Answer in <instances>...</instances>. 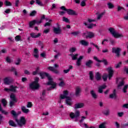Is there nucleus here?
Returning <instances> with one entry per match:
<instances>
[{
	"label": "nucleus",
	"mask_w": 128,
	"mask_h": 128,
	"mask_svg": "<svg viewBox=\"0 0 128 128\" xmlns=\"http://www.w3.org/2000/svg\"><path fill=\"white\" fill-rule=\"evenodd\" d=\"M36 4L40 6H44V4L40 1V0H36Z\"/></svg>",
	"instance_id": "obj_36"
},
{
	"label": "nucleus",
	"mask_w": 128,
	"mask_h": 128,
	"mask_svg": "<svg viewBox=\"0 0 128 128\" xmlns=\"http://www.w3.org/2000/svg\"><path fill=\"white\" fill-rule=\"evenodd\" d=\"M80 116V112L79 110H77L75 112V113L72 112L70 114V117L72 120H74V118H78V116Z\"/></svg>",
	"instance_id": "obj_6"
},
{
	"label": "nucleus",
	"mask_w": 128,
	"mask_h": 128,
	"mask_svg": "<svg viewBox=\"0 0 128 128\" xmlns=\"http://www.w3.org/2000/svg\"><path fill=\"white\" fill-rule=\"evenodd\" d=\"M16 122L19 126H26V120L24 116L20 117L19 120L16 119Z\"/></svg>",
	"instance_id": "obj_5"
},
{
	"label": "nucleus",
	"mask_w": 128,
	"mask_h": 128,
	"mask_svg": "<svg viewBox=\"0 0 128 128\" xmlns=\"http://www.w3.org/2000/svg\"><path fill=\"white\" fill-rule=\"evenodd\" d=\"M10 106H12L14 104V102H16V96L14 94H11L10 96Z\"/></svg>",
	"instance_id": "obj_9"
},
{
	"label": "nucleus",
	"mask_w": 128,
	"mask_h": 128,
	"mask_svg": "<svg viewBox=\"0 0 128 128\" xmlns=\"http://www.w3.org/2000/svg\"><path fill=\"white\" fill-rule=\"evenodd\" d=\"M65 14H66L65 11H60L59 12L60 16H64Z\"/></svg>",
	"instance_id": "obj_59"
},
{
	"label": "nucleus",
	"mask_w": 128,
	"mask_h": 128,
	"mask_svg": "<svg viewBox=\"0 0 128 128\" xmlns=\"http://www.w3.org/2000/svg\"><path fill=\"white\" fill-rule=\"evenodd\" d=\"M20 62H22V60H20V58H18L15 62V64H16V66H18V64H20Z\"/></svg>",
	"instance_id": "obj_52"
},
{
	"label": "nucleus",
	"mask_w": 128,
	"mask_h": 128,
	"mask_svg": "<svg viewBox=\"0 0 128 128\" xmlns=\"http://www.w3.org/2000/svg\"><path fill=\"white\" fill-rule=\"evenodd\" d=\"M58 80L60 82V86H66V83H64V79H62V78H59Z\"/></svg>",
	"instance_id": "obj_24"
},
{
	"label": "nucleus",
	"mask_w": 128,
	"mask_h": 128,
	"mask_svg": "<svg viewBox=\"0 0 128 128\" xmlns=\"http://www.w3.org/2000/svg\"><path fill=\"white\" fill-rule=\"evenodd\" d=\"M72 68H74V67L72 66H69L67 70H63V72H64V74H68V72H70V70H72Z\"/></svg>",
	"instance_id": "obj_27"
},
{
	"label": "nucleus",
	"mask_w": 128,
	"mask_h": 128,
	"mask_svg": "<svg viewBox=\"0 0 128 128\" xmlns=\"http://www.w3.org/2000/svg\"><path fill=\"white\" fill-rule=\"evenodd\" d=\"M124 19L125 20H128V12L124 16Z\"/></svg>",
	"instance_id": "obj_63"
},
{
	"label": "nucleus",
	"mask_w": 128,
	"mask_h": 128,
	"mask_svg": "<svg viewBox=\"0 0 128 128\" xmlns=\"http://www.w3.org/2000/svg\"><path fill=\"white\" fill-rule=\"evenodd\" d=\"M30 36H31V38H40V36H42V34L40 33H34V32H32L30 34Z\"/></svg>",
	"instance_id": "obj_16"
},
{
	"label": "nucleus",
	"mask_w": 128,
	"mask_h": 128,
	"mask_svg": "<svg viewBox=\"0 0 128 128\" xmlns=\"http://www.w3.org/2000/svg\"><path fill=\"white\" fill-rule=\"evenodd\" d=\"M40 78H35L34 81L31 82L30 84V88L31 90H38L40 88V84H38Z\"/></svg>",
	"instance_id": "obj_3"
},
{
	"label": "nucleus",
	"mask_w": 128,
	"mask_h": 128,
	"mask_svg": "<svg viewBox=\"0 0 128 128\" xmlns=\"http://www.w3.org/2000/svg\"><path fill=\"white\" fill-rule=\"evenodd\" d=\"M90 94L92 96V98H98V96L96 95V92H94V90H92L90 92Z\"/></svg>",
	"instance_id": "obj_34"
},
{
	"label": "nucleus",
	"mask_w": 128,
	"mask_h": 128,
	"mask_svg": "<svg viewBox=\"0 0 128 128\" xmlns=\"http://www.w3.org/2000/svg\"><path fill=\"white\" fill-rule=\"evenodd\" d=\"M86 118V116H81V120H80V122H82L83 120H84Z\"/></svg>",
	"instance_id": "obj_58"
},
{
	"label": "nucleus",
	"mask_w": 128,
	"mask_h": 128,
	"mask_svg": "<svg viewBox=\"0 0 128 128\" xmlns=\"http://www.w3.org/2000/svg\"><path fill=\"white\" fill-rule=\"evenodd\" d=\"M4 84H10L12 82V78L10 77H6L4 80Z\"/></svg>",
	"instance_id": "obj_12"
},
{
	"label": "nucleus",
	"mask_w": 128,
	"mask_h": 128,
	"mask_svg": "<svg viewBox=\"0 0 128 128\" xmlns=\"http://www.w3.org/2000/svg\"><path fill=\"white\" fill-rule=\"evenodd\" d=\"M116 82L118 84V88L120 89L124 84V79L122 78H118L117 79Z\"/></svg>",
	"instance_id": "obj_7"
},
{
	"label": "nucleus",
	"mask_w": 128,
	"mask_h": 128,
	"mask_svg": "<svg viewBox=\"0 0 128 128\" xmlns=\"http://www.w3.org/2000/svg\"><path fill=\"white\" fill-rule=\"evenodd\" d=\"M4 4H5V6H12V3H10V2L8 1V0H6L4 2Z\"/></svg>",
	"instance_id": "obj_41"
},
{
	"label": "nucleus",
	"mask_w": 128,
	"mask_h": 128,
	"mask_svg": "<svg viewBox=\"0 0 128 128\" xmlns=\"http://www.w3.org/2000/svg\"><path fill=\"white\" fill-rule=\"evenodd\" d=\"M84 58V56H80V58L77 60V61L76 62V65L78 66H80V64H82V60Z\"/></svg>",
	"instance_id": "obj_19"
},
{
	"label": "nucleus",
	"mask_w": 128,
	"mask_h": 128,
	"mask_svg": "<svg viewBox=\"0 0 128 128\" xmlns=\"http://www.w3.org/2000/svg\"><path fill=\"white\" fill-rule=\"evenodd\" d=\"M11 70L14 72L15 76H18V72H16V68L12 67L11 68Z\"/></svg>",
	"instance_id": "obj_49"
},
{
	"label": "nucleus",
	"mask_w": 128,
	"mask_h": 128,
	"mask_svg": "<svg viewBox=\"0 0 128 128\" xmlns=\"http://www.w3.org/2000/svg\"><path fill=\"white\" fill-rule=\"evenodd\" d=\"M106 70L108 72V78L109 80H110L112 78V76H114V69H112V67H109Z\"/></svg>",
	"instance_id": "obj_11"
},
{
	"label": "nucleus",
	"mask_w": 128,
	"mask_h": 128,
	"mask_svg": "<svg viewBox=\"0 0 128 128\" xmlns=\"http://www.w3.org/2000/svg\"><path fill=\"white\" fill-rule=\"evenodd\" d=\"M120 66H122V62H120L119 63L116 64V68H120Z\"/></svg>",
	"instance_id": "obj_56"
},
{
	"label": "nucleus",
	"mask_w": 128,
	"mask_h": 128,
	"mask_svg": "<svg viewBox=\"0 0 128 128\" xmlns=\"http://www.w3.org/2000/svg\"><path fill=\"white\" fill-rule=\"evenodd\" d=\"M96 79V80H100L102 79V74L99 72H96L95 76Z\"/></svg>",
	"instance_id": "obj_25"
},
{
	"label": "nucleus",
	"mask_w": 128,
	"mask_h": 128,
	"mask_svg": "<svg viewBox=\"0 0 128 128\" xmlns=\"http://www.w3.org/2000/svg\"><path fill=\"white\" fill-rule=\"evenodd\" d=\"M52 22V20H48V22H46L44 25V26H50L51 25L50 22Z\"/></svg>",
	"instance_id": "obj_39"
},
{
	"label": "nucleus",
	"mask_w": 128,
	"mask_h": 128,
	"mask_svg": "<svg viewBox=\"0 0 128 128\" xmlns=\"http://www.w3.org/2000/svg\"><path fill=\"white\" fill-rule=\"evenodd\" d=\"M94 60L96 62H103L105 66H108V60H106V59H102V60H98V57L94 56Z\"/></svg>",
	"instance_id": "obj_13"
},
{
	"label": "nucleus",
	"mask_w": 128,
	"mask_h": 128,
	"mask_svg": "<svg viewBox=\"0 0 128 128\" xmlns=\"http://www.w3.org/2000/svg\"><path fill=\"white\" fill-rule=\"evenodd\" d=\"M80 44L84 46H88V42L86 41L85 40H80Z\"/></svg>",
	"instance_id": "obj_28"
},
{
	"label": "nucleus",
	"mask_w": 128,
	"mask_h": 128,
	"mask_svg": "<svg viewBox=\"0 0 128 128\" xmlns=\"http://www.w3.org/2000/svg\"><path fill=\"white\" fill-rule=\"evenodd\" d=\"M80 34V32H72V34L73 36H78V34Z\"/></svg>",
	"instance_id": "obj_62"
},
{
	"label": "nucleus",
	"mask_w": 128,
	"mask_h": 128,
	"mask_svg": "<svg viewBox=\"0 0 128 128\" xmlns=\"http://www.w3.org/2000/svg\"><path fill=\"white\" fill-rule=\"evenodd\" d=\"M74 110H78V108H84V102H78L76 103L74 106Z\"/></svg>",
	"instance_id": "obj_10"
},
{
	"label": "nucleus",
	"mask_w": 128,
	"mask_h": 128,
	"mask_svg": "<svg viewBox=\"0 0 128 128\" xmlns=\"http://www.w3.org/2000/svg\"><path fill=\"white\" fill-rule=\"evenodd\" d=\"M102 16H104V13L99 14L98 15V16H97V20H100V18H102Z\"/></svg>",
	"instance_id": "obj_55"
},
{
	"label": "nucleus",
	"mask_w": 128,
	"mask_h": 128,
	"mask_svg": "<svg viewBox=\"0 0 128 128\" xmlns=\"http://www.w3.org/2000/svg\"><path fill=\"white\" fill-rule=\"evenodd\" d=\"M76 50V48L72 47L70 49V52H74Z\"/></svg>",
	"instance_id": "obj_45"
},
{
	"label": "nucleus",
	"mask_w": 128,
	"mask_h": 128,
	"mask_svg": "<svg viewBox=\"0 0 128 128\" xmlns=\"http://www.w3.org/2000/svg\"><path fill=\"white\" fill-rule=\"evenodd\" d=\"M54 34H60L62 32V30H60V27L54 28Z\"/></svg>",
	"instance_id": "obj_22"
},
{
	"label": "nucleus",
	"mask_w": 128,
	"mask_h": 128,
	"mask_svg": "<svg viewBox=\"0 0 128 128\" xmlns=\"http://www.w3.org/2000/svg\"><path fill=\"white\" fill-rule=\"evenodd\" d=\"M66 12L70 16H76V14H78L76 12L70 9H67Z\"/></svg>",
	"instance_id": "obj_15"
},
{
	"label": "nucleus",
	"mask_w": 128,
	"mask_h": 128,
	"mask_svg": "<svg viewBox=\"0 0 128 128\" xmlns=\"http://www.w3.org/2000/svg\"><path fill=\"white\" fill-rule=\"evenodd\" d=\"M16 88H18V86H10V92H16Z\"/></svg>",
	"instance_id": "obj_30"
},
{
	"label": "nucleus",
	"mask_w": 128,
	"mask_h": 128,
	"mask_svg": "<svg viewBox=\"0 0 128 128\" xmlns=\"http://www.w3.org/2000/svg\"><path fill=\"white\" fill-rule=\"evenodd\" d=\"M110 98H116V90H114L112 94L110 95Z\"/></svg>",
	"instance_id": "obj_26"
},
{
	"label": "nucleus",
	"mask_w": 128,
	"mask_h": 128,
	"mask_svg": "<svg viewBox=\"0 0 128 128\" xmlns=\"http://www.w3.org/2000/svg\"><path fill=\"white\" fill-rule=\"evenodd\" d=\"M27 108H30L32 106V102H28L26 105Z\"/></svg>",
	"instance_id": "obj_48"
},
{
	"label": "nucleus",
	"mask_w": 128,
	"mask_h": 128,
	"mask_svg": "<svg viewBox=\"0 0 128 128\" xmlns=\"http://www.w3.org/2000/svg\"><path fill=\"white\" fill-rule=\"evenodd\" d=\"M108 30L110 32V34H112V36L116 38H122L124 36L122 34L116 32V30H114V28H109Z\"/></svg>",
	"instance_id": "obj_4"
},
{
	"label": "nucleus",
	"mask_w": 128,
	"mask_h": 128,
	"mask_svg": "<svg viewBox=\"0 0 128 128\" xmlns=\"http://www.w3.org/2000/svg\"><path fill=\"white\" fill-rule=\"evenodd\" d=\"M39 70H40V68L38 67L36 68V71L33 72H32L33 76H36V74H38V72Z\"/></svg>",
	"instance_id": "obj_44"
},
{
	"label": "nucleus",
	"mask_w": 128,
	"mask_h": 128,
	"mask_svg": "<svg viewBox=\"0 0 128 128\" xmlns=\"http://www.w3.org/2000/svg\"><path fill=\"white\" fill-rule=\"evenodd\" d=\"M6 62H8L9 64H10V62H12V60L10 59V57H7L6 58Z\"/></svg>",
	"instance_id": "obj_57"
},
{
	"label": "nucleus",
	"mask_w": 128,
	"mask_h": 128,
	"mask_svg": "<svg viewBox=\"0 0 128 128\" xmlns=\"http://www.w3.org/2000/svg\"><path fill=\"white\" fill-rule=\"evenodd\" d=\"M68 96V90H64L63 92V94H61L60 96V100H64L66 98V104H68V106L72 105V98Z\"/></svg>",
	"instance_id": "obj_2"
},
{
	"label": "nucleus",
	"mask_w": 128,
	"mask_h": 128,
	"mask_svg": "<svg viewBox=\"0 0 128 128\" xmlns=\"http://www.w3.org/2000/svg\"><path fill=\"white\" fill-rule=\"evenodd\" d=\"M86 0H83L82 2H81L80 6H86Z\"/></svg>",
	"instance_id": "obj_51"
},
{
	"label": "nucleus",
	"mask_w": 128,
	"mask_h": 128,
	"mask_svg": "<svg viewBox=\"0 0 128 128\" xmlns=\"http://www.w3.org/2000/svg\"><path fill=\"white\" fill-rule=\"evenodd\" d=\"M78 54H70V56L72 58V60H74L78 58Z\"/></svg>",
	"instance_id": "obj_37"
},
{
	"label": "nucleus",
	"mask_w": 128,
	"mask_h": 128,
	"mask_svg": "<svg viewBox=\"0 0 128 128\" xmlns=\"http://www.w3.org/2000/svg\"><path fill=\"white\" fill-rule=\"evenodd\" d=\"M9 124L10 126H14L15 128L16 127V123H14V122L12 120L9 122Z\"/></svg>",
	"instance_id": "obj_38"
},
{
	"label": "nucleus",
	"mask_w": 128,
	"mask_h": 128,
	"mask_svg": "<svg viewBox=\"0 0 128 128\" xmlns=\"http://www.w3.org/2000/svg\"><path fill=\"white\" fill-rule=\"evenodd\" d=\"M106 88V84H104L102 86H100L98 87V92H100V94H102V90H104V88Z\"/></svg>",
	"instance_id": "obj_18"
},
{
	"label": "nucleus",
	"mask_w": 128,
	"mask_h": 128,
	"mask_svg": "<svg viewBox=\"0 0 128 128\" xmlns=\"http://www.w3.org/2000/svg\"><path fill=\"white\" fill-rule=\"evenodd\" d=\"M82 91V89L79 86L76 87L75 89L76 92V96H80V92Z\"/></svg>",
	"instance_id": "obj_23"
},
{
	"label": "nucleus",
	"mask_w": 128,
	"mask_h": 128,
	"mask_svg": "<svg viewBox=\"0 0 128 128\" xmlns=\"http://www.w3.org/2000/svg\"><path fill=\"white\" fill-rule=\"evenodd\" d=\"M36 20H34L30 22L29 23L30 28H32V26H34L35 24H36Z\"/></svg>",
	"instance_id": "obj_32"
},
{
	"label": "nucleus",
	"mask_w": 128,
	"mask_h": 128,
	"mask_svg": "<svg viewBox=\"0 0 128 128\" xmlns=\"http://www.w3.org/2000/svg\"><path fill=\"white\" fill-rule=\"evenodd\" d=\"M120 48H112V52L116 54V56H120Z\"/></svg>",
	"instance_id": "obj_14"
},
{
	"label": "nucleus",
	"mask_w": 128,
	"mask_h": 128,
	"mask_svg": "<svg viewBox=\"0 0 128 128\" xmlns=\"http://www.w3.org/2000/svg\"><path fill=\"white\" fill-rule=\"evenodd\" d=\"M99 128H106V124L102 123L99 126Z\"/></svg>",
	"instance_id": "obj_54"
},
{
	"label": "nucleus",
	"mask_w": 128,
	"mask_h": 128,
	"mask_svg": "<svg viewBox=\"0 0 128 128\" xmlns=\"http://www.w3.org/2000/svg\"><path fill=\"white\" fill-rule=\"evenodd\" d=\"M92 64V60H89L86 62V66H88V68H90Z\"/></svg>",
	"instance_id": "obj_33"
},
{
	"label": "nucleus",
	"mask_w": 128,
	"mask_h": 128,
	"mask_svg": "<svg viewBox=\"0 0 128 128\" xmlns=\"http://www.w3.org/2000/svg\"><path fill=\"white\" fill-rule=\"evenodd\" d=\"M24 74H30V71L28 70H24Z\"/></svg>",
	"instance_id": "obj_60"
},
{
	"label": "nucleus",
	"mask_w": 128,
	"mask_h": 128,
	"mask_svg": "<svg viewBox=\"0 0 128 128\" xmlns=\"http://www.w3.org/2000/svg\"><path fill=\"white\" fill-rule=\"evenodd\" d=\"M108 8H110V9L114 8V4H112L110 2H109L108 4Z\"/></svg>",
	"instance_id": "obj_40"
},
{
	"label": "nucleus",
	"mask_w": 128,
	"mask_h": 128,
	"mask_svg": "<svg viewBox=\"0 0 128 128\" xmlns=\"http://www.w3.org/2000/svg\"><path fill=\"white\" fill-rule=\"evenodd\" d=\"M0 112H2V114H8V112L2 110V106L0 104Z\"/></svg>",
	"instance_id": "obj_42"
},
{
	"label": "nucleus",
	"mask_w": 128,
	"mask_h": 128,
	"mask_svg": "<svg viewBox=\"0 0 128 128\" xmlns=\"http://www.w3.org/2000/svg\"><path fill=\"white\" fill-rule=\"evenodd\" d=\"M122 108H128V104H123Z\"/></svg>",
	"instance_id": "obj_64"
},
{
	"label": "nucleus",
	"mask_w": 128,
	"mask_h": 128,
	"mask_svg": "<svg viewBox=\"0 0 128 128\" xmlns=\"http://www.w3.org/2000/svg\"><path fill=\"white\" fill-rule=\"evenodd\" d=\"M118 116H120V118H122V116H124V112H119L118 113Z\"/></svg>",
	"instance_id": "obj_61"
},
{
	"label": "nucleus",
	"mask_w": 128,
	"mask_h": 128,
	"mask_svg": "<svg viewBox=\"0 0 128 128\" xmlns=\"http://www.w3.org/2000/svg\"><path fill=\"white\" fill-rule=\"evenodd\" d=\"M108 74H104L103 76H102V78L104 80V82H106V80H108Z\"/></svg>",
	"instance_id": "obj_43"
},
{
	"label": "nucleus",
	"mask_w": 128,
	"mask_h": 128,
	"mask_svg": "<svg viewBox=\"0 0 128 128\" xmlns=\"http://www.w3.org/2000/svg\"><path fill=\"white\" fill-rule=\"evenodd\" d=\"M2 102L4 106H6L8 104V102H6V100H5V99L2 100Z\"/></svg>",
	"instance_id": "obj_46"
},
{
	"label": "nucleus",
	"mask_w": 128,
	"mask_h": 128,
	"mask_svg": "<svg viewBox=\"0 0 128 128\" xmlns=\"http://www.w3.org/2000/svg\"><path fill=\"white\" fill-rule=\"evenodd\" d=\"M21 110L24 114H28V112H30V110L26 108V107L25 106H22Z\"/></svg>",
	"instance_id": "obj_20"
},
{
	"label": "nucleus",
	"mask_w": 128,
	"mask_h": 128,
	"mask_svg": "<svg viewBox=\"0 0 128 128\" xmlns=\"http://www.w3.org/2000/svg\"><path fill=\"white\" fill-rule=\"evenodd\" d=\"M128 84L124 85L122 90L123 92H124V94L128 92Z\"/></svg>",
	"instance_id": "obj_31"
},
{
	"label": "nucleus",
	"mask_w": 128,
	"mask_h": 128,
	"mask_svg": "<svg viewBox=\"0 0 128 128\" xmlns=\"http://www.w3.org/2000/svg\"><path fill=\"white\" fill-rule=\"evenodd\" d=\"M62 22H70V20L66 17L62 18Z\"/></svg>",
	"instance_id": "obj_47"
},
{
	"label": "nucleus",
	"mask_w": 128,
	"mask_h": 128,
	"mask_svg": "<svg viewBox=\"0 0 128 128\" xmlns=\"http://www.w3.org/2000/svg\"><path fill=\"white\" fill-rule=\"evenodd\" d=\"M85 26H86L88 28H92L94 26H96V24H86V23H84Z\"/></svg>",
	"instance_id": "obj_29"
},
{
	"label": "nucleus",
	"mask_w": 128,
	"mask_h": 128,
	"mask_svg": "<svg viewBox=\"0 0 128 128\" xmlns=\"http://www.w3.org/2000/svg\"><path fill=\"white\" fill-rule=\"evenodd\" d=\"M40 76H41L42 78H44L46 76L48 80V82L47 84L51 86L50 88H48V90H54L56 86V82H54L52 80V77L48 74V73H44V72H40Z\"/></svg>",
	"instance_id": "obj_1"
},
{
	"label": "nucleus",
	"mask_w": 128,
	"mask_h": 128,
	"mask_svg": "<svg viewBox=\"0 0 128 128\" xmlns=\"http://www.w3.org/2000/svg\"><path fill=\"white\" fill-rule=\"evenodd\" d=\"M33 56L36 58H38L39 54H38V48H34L33 52Z\"/></svg>",
	"instance_id": "obj_21"
},
{
	"label": "nucleus",
	"mask_w": 128,
	"mask_h": 128,
	"mask_svg": "<svg viewBox=\"0 0 128 128\" xmlns=\"http://www.w3.org/2000/svg\"><path fill=\"white\" fill-rule=\"evenodd\" d=\"M36 10H33L31 12V13L30 14V16H36Z\"/></svg>",
	"instance_id": "obj_50"
},
{
	"label": "nucleus",
	"mask_w": 128,
	"mask_h": 128,
	"mask_svg": "<svg viewBox=\"0 0 128 128\" xmlns=\"http://www.w3.org/2000/svg\"><path fill=\"white\" fill-rule=\"evenodd\" d=\"M15 40L16 42H20V36H17L15 38Z\"/></svg>",
	"instance_id": "obj_53"
},
{
	"label": "nucleus",
	"mask_w": 128,
	"mask_h": 128,
	"mask_svg": "<svg viewBox=\"0 0 128 128\" xmlns=\"http://www.w3.org/2000/svg\"><path fill=\"white\" fill-rule=\"evenodd\" d=\"M94 36V33L92 32H86L83 34V36L86 38H92Z\"/></svg>",
	"instance_id": "obj_8"
},
{
	"label": "nucleus",
	"mask_w": 128,
	"mask_h": 128,
	"mask_svg": "<svg viewBox=\"0 0 128 128\" xmlns=\"http://www.w3.org/2000/svg\"><path fill=\"white\" fill-rule=\"evenodd\" d=\"M89 76H90V80H94V72H92V71H90L89 72Z\"/></svg>",
	"instance_id": "obj_35"
},
{
	"label": "nucleus",
	"mask_w": 128,
	"mask_h": 128,
	"mask_svg": "<svg viewBox=\"0 0 128 128\" xmlns=\"http://www.w3.org/2000/svg\"><path fill=\"white\" fill-rule=\"evenodd\" d=\"M48 70H50L51 72H54V74H60V71L54 68L52 66H49L48 68Z\"/></svg>",
	"instance_id": "obj_17"
}]
</instances>
